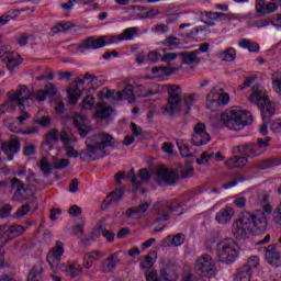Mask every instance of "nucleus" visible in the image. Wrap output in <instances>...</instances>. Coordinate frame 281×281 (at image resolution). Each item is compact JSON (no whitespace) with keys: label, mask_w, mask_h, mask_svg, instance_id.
<instances>
[{"label":"nucleus","mask_w":281,"mask_h":281,"mask_svg":"<svg viewBox=\"0 0 281 281\" xmlns=\"http://www.w3.org/2000/svg\"><path fill=\"white\" fill-rule=\"evenodd\" d=\"M87 148L79 153L81 161H91L106 157L104 148H115V137L109 133L94 134L86 139Z\"/></svg>","instance_id":"1"},{"label":"nucleus","mask_w":281,"mask_h":281,"mask_svg":"<svg viewBox=\"0 0 281 281\" xmlns=\"http://www.w3.org/2000/svg\"><path fill=\"white\" fill-rule=\"evenodd\" d=\"M218 122L228 131H243L245 126H249L254 119L251 112L247 110H225L217 116Z\"/></svg>","instance_id":"2"},{"label":"nucleus","mask_w":281,"mask_h":281,"mask_svg":"<svg viewBox=\"0 0 281 281\" xmlns=\"http://www.w3.org/2000/svg\"><path fill=\"white\" fill-rule=\"evenodd\" d=\"M261 207L263 211L257 210L254 213L245 212V215L249 216L248 226L250 227V234H265L267 232V227L269 223L267 222V215L273 212V207L269 204V196L263 195Z\"/></svg>","instance_id":"3"},{"label":"nucleus","mask_w":281,"mask_h":281,"mask_svg":"<svg viewBox=\"0 0 281 281\" xmlns=\"http://www.w3.org/2000/svg\"><path fill=\"white\" fill-rule=\"evenodd\" d=\"M217 260L224 265H233L238 258V244L233 238H224L216 245Z\"/></svg>","instance_id":"4"},{"label":"nucleus","mask_w":281,"mask_h":281,"mask_svg":"<svg viewBox=\"0 0 281 281\" xmlns=\"http://www.w3.org/2000/svg\"><path fill=\"white\" fill-rule=\"evenodd\" d=\"M249 100L260 109L263 120L265 117H272L274 111L273 103H271L269 95H267V92H265L260 85H255L252 87V93L250 94Z\"/></svg>","instance_id":"5"},{"label":"nucleus","mask_w":281,"mask_h":281,"mask_svg":"<svg viewBox=\"0 0 281 281\" xmlns=\"http://www.w3.org/2000/svg\"><path fill=\"white\" fill-rule=\"evenodd\" d=\"M229 94L227 92H216V89H212L206 95V109L212 113H218L221 109L229 104Z\"/></svg>","instance_id":"6"},{"label":"nucleus","mask_w":281,"mask_h":281,"mask_svg":"<svg viewBox=\"0 0 281 281\" xmlns=\"http://www.w3.org/2000/svg\"><path fill=\"white\" fill-rule=\"evenodd\" d=\"M195 269L203 273L205 278H214L216 276V260L207 254H203L195 259Z\"/></svg>","instance_id":"7"},{"label":"nucleus","mask_w":281,"mask_h":281,"mask_svg":"<svg viewBox=\"0 0 281 281\" xmlns=\"http://www.w3.org/2000/svg\"><path fill=\"white\" fill-rule=\"evenodd\" d=\"M181 88L179 86H171L169 88V99L162 113L164 115H175L181 111V95H179Z\"/></svg>","instance_id":"8"},{"label":"nucleus","mask_w":281,"mask_h":281,"mask_svg":"<svg viewBox=\"0 0 281 281\" xmlns=\"http://www.w3.org/2000/svg\"><path fill=\"white\" fill-rule=\"evenodd\" d=\"M63 254H65V244L60 240H57L46 257L52 271H58V265H60V260H63Z\"/></svg>","instance_id":"9"},{"label":"nucleus","mask_w":281,"mask_h":281,"mask_svg":"<svg viewBox=\"0 0 281 281\" xmlns=\"http://www.w3.org/2000/svg\"><path fill=\"white\" fill-rule=\"evenodd\" d=\"M232 234L235 238H246L247 234H251V229L249 227V215L241 213L239 218L233 222Z\"/></svg>","instance_id":"10"},{"label":"nucleus","mask_w":281,"mask_h":281,"mask_svg":"<svg viewBox=\"0 0 281 281\" xmlns=\"http://www.w3.org/2000/svg\"><path fill=\"white\" fill-rule=\"evenodd\" d=\"M105 98H112V100H127L130 104L135 102V89L133 85H126L123 90L114 92L108 90Z\"/></svg>","instance_id":"11"},{"label":"nucleus","mask_w":281,"mask_h":281,"mask_svg":"<svg viewBox=\"0 0 281 281\" xmlns=\"http://www.w3.org/2000/svg\"><path fill=\"white\" fill-rule=\"evenodd\" d=\"M155 212L159 216L160 221H168L170 218L171 212H179V203H156Z\"/></svg>","instance_id":"12"},{"label":"nucleus","mask_w":281,"mask_h":281,"mask_svg":"<svg viewBox=\"0 0 281 281\" xmlns=\"http://www.w3.org/2000/svg\"><path fill=\"white\" fill-rule=\"evenodd\" d=\"M156 175H157V183L159 184L167 183V186H175V183H177V179H178L177 173L173 170L167 169L164 166H160L157 168Z\"/></svg>","instance_id":"13"},{"label":"nucleus","mask_w":281,"mask_h":281,"mask_svg":"<svg viewBox=\"0 0 281 281\" xmlns=\"http://www.w3.org/2000/svg\"><path fill=\"white\" fill-rule=\"evenodd\" d=\"M30 91L27 90L26 86H19L16 91H14L10 98L9 102H13L18 104L20 109H25V102L30 100Z\"/></svg>","instance_id":"14"},{"label":"nucleus","mask_w":281,"mask_h":281,"mask_svg":"<svg viewBox=\"0 0 281 281\" xmlns=\"http://www.w3.org/2000/svg\"><path fill=\"white\" fill-rule=\"evenodd\" d=\"M234 153L235 155H243V157H247V159H256V157H259L256 145H254V143L237 145L234 148Z\"/></svg>","instance_id":"15"},{"label":"nucleus","mask_w":281,"mask_h":281,"mask_svg":"<svg viewBox=\"0 0 281 281\" xmlns=\"http://www.w3.org/2000/svg\"><path fill=\"white\" fill-rule=\"evenodd\" d=\"M119 263L120 256L117 252H113L100 262V271L101 273H113V271H115V267H117Z\"/></svg>","instance_id":"16"},{"label":"nucleus","mask_w":281,"mask_h":281,"mask_svg":"<svg viewBox=\"0 0 281 281\" xmlns=\"http://www.w3.org/2000/svg\"><path fill=\"white\" fill-rule=\"evenodd\" d=\"M266 259L268 265L281 267V252L278 250V245L271 244L266 248Z\"/></svg>","instance_id":"17"},{"label":"nucleus","mask_w":281,"mask_h":281,"mask_svg":"<svg viewBox=\"0 0 281 281\" xmlns=\"http://www.w3.org/2000/svg\"><path fill=\"white\" fill-rule=\"evenodd\" d=\"M3 63H5L7 69L10 71V74H14V69H16V67H20L21 63H23V58H21V55H19V53H5Z\"/></svg>","instance_id":"18"},{"label":"nucleus","mask_w":281,"mask_h":281,"mask_svg":"<svg viewBox=\"0 0 281 281\" xmlns=\"http://www.w3.org/2000/svg\"><path fill=\"white\" fill-rule=\"evenodd\" d=\"M234 209L232 206H225L215 214V221L218 225H227L232 223L234 218Z\"/></svg>","instance_id":"19"},{"label":"nucleus","mask_w":281,"mask_h":281,"mask_svg":"<svg viewBox=\"0 0 281 281\" xmlns=\"http://www.w3.org/2000/svg\"><path fill=\"white\" fill-rule=\"evenodd\" d=\"M74 126L79 131V135H81V137H86V135H89L91 131V127H89V120L81 114L74 115Z\"/></svg>","instance_id":"20"},{"label":"nucleus","mask_w":281,"mask_h":281,"mask_svg":"<svg viewBox=\"0 0 281 281\" xmlns=\"http://www.w3.org/2000/svg\"><path fill=\"white\" fill-rule=\"evenodd\" d=\"M2 150L4 155H7L9 161H12L14 159V155L21 150V143L19 139L12 138L9 143L2 145Z\"/></svg>","instance_id":"21"},{"label":"nucleus","mask_w":281,"mask_h":281,"mask_svg":"<svg viewBox=\"0 0 281 281\" xmlns=\"http://www.w3.org/2000/svg\"><path fill=\"white\" fill-rule=\"evenodd\" d=\"M59 269L68 276V278H78L82 273V266L77 262L61 263Z\"/></svg>","instance_id":"22"},{"label":"nucleus","mask_w":281,"mask_h":281,"mask_svg":"<svg viewBox=\"0 0 281 281\" xmlns=\"http://www.w3.org/2000/svg\"><path fill=\"white\" fill-rule=\"evenodd\" d=\"M186 243V235L183 233H179L177 235L167 236L165 239H162L160 247L167 248V247H181Z\"/></svg>","instance_id":"23"},{"label":"nucleus","mask_w":281,"mask_h":281,"mask_svg":"<svg viewBox=\"0 0 281 281\" xmlns=\"http://www.w3.org/2000/svg\"><path fill=\"white\" fill-rule=\"evenodd\" d=\"M85 78H77L71 88H68V104H78V100H80V90L78 89V85H85Z\"/></svg>","instance_id":"24"},{"label":"nucleus","mask_w":281,"mask_h":281,"mask_svg":"<svg viewBox=\"0 0 281 281\" xmlns=\"http://www.w3.org/2000/svg\"><path fill=\"white\" fill-rule=\"evenodd\" d=\"M11 189L14 190L13 201H25L27 196H25V187L21 183V180L14 178L11 181Z\"/></svg>","instance_id":"25"},{"label":"nucleus","mask_w":281,"mask_h":281,"mask_svg":"<svg viewBox=\"0 0 281 281\" xmlns=\"http://www.w3.org/2000/svg\"><path fill=\"white\" fill-rule=\"evenodd\" d=\"M106 45V40L104 37H88L81 44V47L85 49H100Z\"/></svg>","instance_id":"26"},{"label":"nucleus","mask_w":281,"mask_h":281,"mask_svg":"<svg viewBox=\"0 0 281 281\" xmlns=\"http://www.w3.org/2000/svg\"><path fill=\"white\" fill-rule=\"evenodd\" d=\"M249 159L247 156L235 155L232 158L225 160L226 168H245Z\"/></svg>","instance_id":"27"},{"label":"nucleus","mask_w":281,"mask_h":281,"mask_svg":"<svg viewBox=\"0 0 281 281\" xmlns=\"http://www.w3.org/2000/svg\"><path fill=\"white\" fill-rule=\"evenodd\" d=\"M23 234H25V226L19 224H13L4 231V236H7L9 240L23 236Z\"/></svg>","instance_id":"28"},{"label":"nucleus","mask_w":281,"mask_h":281,"mask_svg":"<svg viewBox=\"0 0 281 281\" xmlns=\"http://www.w3.org/2000/svg\"><path fill=\"white\" fill-rule=\"evenodd\" d=\"M137 34V27H128L123 31L119 36H113L111 43H120L122 41H133V36Z\"/></svg>","instance_id":"29"},{"label":"nucleus","mask_w":281,"mask_h":281,"mask_svg":"<svg viewBox=\"0 0 281 281\" xmlns=\"http://www.w3.org/2000/svg\"><path fill=\"white\" fill-rule=\"evenodd\" d=\"M148 207H150V203L144 202L138 206L131 207L126 211V215L128 218H133V216H142L148 212Z\"/></svg>","instance_id":"30"},{"label":"nucleus","mask_w":281,"mask_h":281,"mask_svg":"<svg viewBox=\"0 0 281 281\" xmlns=\"http://www.w3.org/2000/svg\"><path fill=\"white\" fill-rule=\"evenodd\" d=\"M123 196H124V188L117 189L105 198L104 203L106 207H109V205H115L120 203V201H122Z\"/></svg>","instance_id":"31"},{"label":"nucleus","mask_w":281,"mask_h":281,"mask_svg":"<svg viewBox=\"0 0 281 281\" xmlns=\"http://www.w3.org/2000/svg\"><path fill=\"white\" fill-rule=\"evenodd\" d=\"M178 69L175 67H156L151 69V74L155 75V78H164V76H172V74H177Z\"/></svg>","instance_id":"32"},{"label":"nucleus","mask_w":281,"mask_h":281,"mask_svg":"<svg viewBox=\"0 0 281 281\" xmlns=\"http://www.w3.org/2000/svg\"><path fill=\"white\" fill-rule=\"evenodd\" d=\"M7 128L11 131V133H21L22 135H34L38 133V128L36 127H33L32 130L27 131H22L21 127L16 126V124H14V122L12 121L7 122Z\"/></svg>","instance_id":"33"},{"label":"nucleus","mask_w":281,"mask_h":281,"mask_svg":"<svg viewBox=\"0 0 281 281\" xmlns=\"http://www.w3.org/2000/svg\"><path fill=\"white\" fill-rule=\"evenodd\" d=\"M252 271L248 267H240L235 274V281H251Z\"/></svg>","instance_id":"34"},{"label":"nucleus","mask_w":281,"mask_h":281,"mask_svg":"<svg viewBox=\"0 0 281 281\" xmlns=\"http://www.w3.org/2000/svg\"><path fill=\"white\" fill-rule=\"evenodd\" d=\"M212 139L210 137V134H193L191 142L194 144V146H205Z\"/></svg>","instance_id":"35"},{"label":"nucleus","mask_w":281,"mask_h":281,"mask_svg":"<svg viewBox=\"0 0 281 281\" xmlns=\"http://www.w3.org/2000/svg\"><path fill=\"white\" fill-rule=\"evenodd\" d=\"M160 45L168 47V49H177L181 45V41L177 36H168L166 40L160 42Z\"/></svg>","instance_id":"36"},{"label":"nucleus","mask_w":281,"mask_h":281,"mask_svg":"<svg viewBox=\"0 0 281 281\" xmlns=\"http://www.w3.org/2000/svg\"><path fill=\"white\" fill-rule=\"evenodd\" d=\"M180 58H182L183 65H194L199 57L196 56V52H184L180 53Z\"/></svg>","instance_id":"37"},{"label":"nucleus","mask_w":281,"mask_h":281,"mask_svg":"<svg viewBox=\"0 0 281 281\" xmlns=\"http://www.w3.org/2000/svg\"><path fill=\"white\" fill-rule=\"evenodd\" d=\"M43 268L41 266H35L32 268L27 276V281H43Z\"/></svg>","instance_id":"38"},{"label":"nucleus","mask_w":281,"mask_h":281,"mask_svg":"<svg viewBox=\"0 0 281 281\" xmlns=\"http://www.w3.org/2000/svg\"><path fill=\"white\" fill-rule=\"evenodd\" d=\"M111 113H113V109L104 105L98 104V110L95 112V117L99 120H106L108 117H111Z\"/></svg>","instance_id":"39"},{"label":"nucleus","mask_w":281,"mask_h":281,"mask_svg":"<svg viewBox=\"0 0 281 281\" xmlns=\"http://www.w3.org/2000/svg\"><path fill=\"white\" fill-rule=\"evenodd\" d=\"M21 14V10H10L2 16H0V23L1 25H5L12 21V19H16Z\"/></svg>","instance_id":"40"},{"label":"nucleus","mask_w":281,"mask_h":281,"mask_svg":"<svg viewBox=\"0 0 281 281\" xmlns=\"http://www.w3.org/2000/svg\"><path fill=\"white\" fill-rule=\"evenodd\" d=\"M222 60L225 63H234L236 60V49L234 47H229L221 54Z\"/></svg>","instance_id":"41"},{"label":"nucleus","mask_w":281,"mask_h":281,"mask_svg":"<svg viewBox=\"0 0 281 281\" xmlns=\"http://www.w3.org/2000/svg\"><path fill=\"white\" fill-rule=\"evenodd\" d=\"M29 100H36L37 102H45L47 100V94L45 90L31 91L29 93Z\"/></svg>","instance_id":"42"},{"label":"nucleus","mask_w":281,"mask_h":281,"mask_svg":"<svg viewBox=\"0 0 281 281\" xmlns=\"http://www.w3.org/2000/svg\"><path fill=\"white\" fill-rule=\"evenodd\" d=\"M74 27V22H61L55 25L52 29L53 34H58V32H68V30H71Z\"/></svg>","instance_id":"43"},{"label":"nucleus","mask_w":281,"mask_h":281,"mask_svg":"<svg viewBox=\"0 0 281 281\" xmlns=\"http://www.w3.org/2000/svg\"><path fill=\"white\" fill-rule=\"evenodd\" d=\"M272 89L276 93L281 94V72L272 74Z\"/></svg>","instance_id":"44"},{"label":"nucleus","mask_w":281,"mask_h":281,"mask_svg":"<svg viewBox=\"0 0 281 281\" xmlns=\"http://www.w3.org/2000/svg\"><path fill=\"white\" fill-rule=\"evenodd\" d=\"M255 145V149L257 150V155H262V153H265V150H267V148H269V144H267V140L262 139V138H258L257 143H254Z\"/></svg>","instance_id":"45"},{"label":"nucleus","mask_w":281,"mask_h":281,"mask_svg":"<svg viewBox=\"0 0 281 281\" xmlns=\"http://www.w3.org/2000/svg\"><path fill=\"white\" fill-rule=\"evenodd\" d=\"M151 256H157V254L155 251H150L144 257V260L142 261V267L144 269H150V267L155 265V260H153Z\"/></svg>","instance_id":"46"},{"label":"nucleus","mask_w":281,"mask_h":281,"mask_svg":"<svg viewBox=\"0 0 281 281\" xmlns=\"http://www.w3.org/2000/svg\"><path fill=\"white\" fill-rule=\"evenodd\" d=\"M37 82H41L43 80H54V72L49 68H45L42 75L35 78Z\"/></svg>","instance_id":"47"},{"label":"nucleus","mask_w":281,"mask_h":281,"mask_svg":"<svg viewBox=\"0 0 281 281\" xmlns=\"http://www.w3.org/2000/svg\"><path fill=\"white\" fill-rule=\"evenodd\" d=\"M40 170L44 172V175H49L52 172V166H49V162L47 161V157H42L38 164Z\"/></svg>","instance_id":"48"},{"label":"nucleus","mask_w":281,"mask_h":281,"mask_svg":"<svg viewBox=\"0 0 281 281\" xmlns=\"http://www.w3.org/2000/svg\"><path fill=\"white\" fill-rule=\"evenodd\" d=\"M199 100V94H189L184 98V104L187 106V113H189L192 109V104Z\"/></svg>","instance_id":"49"},{"label":"nucleus","mask_w":281,"mask_h":281,"mask_svg":"<svg viewBox=\"0 0 281 281\" xmlns=\"http://www.w3.org/2000/svg\"><path fill=\"white\" fill-rule=\"evenodd\" d=\"M258 265H260V259L256 256H252L248 259L244 267H247L250 271H254V269H258Z\"/></svg>","instance_id":"50"},{"label":"nucleus","mask_w":281,"mask_h":281,"mask_svg":"<svg viewBox=\"0 0 281 281\" xmlns=\"http://www.w3.org/2000/svg\"><path fill=\"white\" fill-rule=\"evenodd\" d=\"M157 14H159V9H150L144 13H137V16H139V19H155Z\"/></svg>","instance_id":"51"},{"label":"nucleus","mask_w":281,"mask_h":281,"mask_svg":"<svg viewBox=\"0 0 281 281\" xmlns=\"http://www.w3.org/2000/svg\"><path fill=\"white\" fill-rule=\"evenodd\" d=\"M212 157H214V151H212V150L202 153L200 159H198L199 166H202V164H207V161H210V159H212Z\"/></svg>","instance_id":"52"},{"label":"nucleus","mask_w":281,"mask_h":281,"mask_svg":"<svg viewBox=\"0 0 281 281\" xmlns=\"http://www.w3.org/2000/svg\"><path fill=\"white\" fill-rule=\"evenodd\" d=\"M102 256H104L102 254V251H99V250H92V251H89L85 255V260H100V258H102Z\"/></svg>","instance_id":"53"},{"label":"nucleus","mask_w":281,"mask_h":281,"mask_svg":"<svg viewBox=\"0 0 281 281\" xmlns=\"http://www.w3.org/2000/svg\"><path fill=\"white\" fill-rule=\"evenodd\" d=\"M177 146L180 150L181 157H192V154L190 153V148H188L186 144L181 142H177Z\"/></svg>","instance_id":"54"},{"label":"nucleus","mask_w":281,"mask_h":281,"mask_svg":"<svg viewBox=\"0 0 281 281\" xmlns=\"http://www.w3.org/2000/svg\"><path fill=\"white\" fill-rule=\"evenodd\" d=\"M224 13L220 12H212V11H204L202 16L209 19L210 21H216L220 16H224Z\"/></svg>","instance_id":"55"},{"label":"nucleus","mask_w":281,"mask_h":281,"mask_svg":"<svg viewBox=\"0 0 281 281\" xmlns=\"http://www.w3.org/2000/svg\"><path fill=\"white\" fill-rule=\"evenodd\" d=\"M193 135H209L207 131L205 130V125L203 123H198L193 127Z\"/></svg>","instance_id":"56"},{"label":"nucleus","mask_w":281,"mask_h":281,"mask_svg":"<svg viewBox=\"0 0 281 281\" xmlns=\"http://www.w3.org/2000/svg\"><path fill=\"white\" fill-rule=\"evenodd\" d=\"M64 150L66 151V156L69 158L76 159V157H78V151L71 145L65 146Z\"/></svg>","instance_id":"57"},{"label":"nucleus","mask_w":281,"mask_h":281,"mask_svg":"<svg viewBox=\"0 0 281 281\" xmlns=\"http://www.w3.org/2000/svg\"><path fill=\"white\" fill-rule=\"evenodd\" d=\"M44 92H46V95H56V93H58V89L54 83H47L44 87Z\"/></svg>","instance_id":"58"},{"label":"nucleus","mask_w":281,"mask_h":281,"mask_svg":"<svg viewBox=\"0 0 281 281\" xmlns=\"http://www.w3.org/2000/svg\"><path fill=\"white\" fill-rule=\"evenodd\" d=\"M181 177H183V179H188L189 177H192V173L194 172V167L193 166H187L183 167L181 170Z\"/></svg>","instance_id":"59"},{"label":"nucleus","mask_w":281,"mask_h":281,"mask_svg":"<svg viewBox=\"0 0 281 281\" xmlns=\"http://www.w3.org/2000/svg\"><path fill=\"white\" fill-rule=\"evenodd\" d=\"M278 10V4L276 2H269L265 7V11H261L263 14H269L271 12H276Z\"/></svg>","instance_id":"60"},{"label":"nucleus","mask_w":281,"mask_h":281,"mask_svg":"<svg viewBox=\"0 0 281 281\" xmlns=\"http://www.w3.org/2000/svg\"><path fill=\"white\" fill-rule=\"evenodd\" d=\"M93 104H95V99L91 95L86 97V99L83 100V104L82 106L86 110L92 109Z\"/></svg>","instance_id":"61"},{"label":"nucleus","mask_w":281,"mask_h":281,"mask_svg":"<svg viewBox=\"0 0 281 281\" xmlns=\"http://www.w3.org/2000/svg\"><path fill=\"white\" fill-rule=\"evenodd\" d=\"M67 166H69V160L65 159V158H61V159H58L56 162H55V168L57 170H65V168H67Z\"/></svg>","instance_id":"62"},{"label":"nucleus","mask_w":281,"mask_h":281,"mask_svg":"<svg viewBox=\"0 0 281 281\" xmlns=\"http://www.w3.org/2000/svg\"><path fill=\"white\" fill-rule=\"evenodd\" d=\"M48 142H58L60 139V134H58L57 130H52L47 134Z\"/></svg>","instance_id":"63"},{"label":"nucleus","mask_w":281,"mask_h":281,"mask_svg":"<svg viewBox=\"0 0 281 281\" xmlns=\"http://www.w3.org/2000/svg\"><path fill=\"white\" fill-rule=\"evenodd\" d=\"M138 177L140 181H145V182L150 181V172L147 171V169H140L138 172Z\"/></svg>","instance_id":"64"}]
</instances>
